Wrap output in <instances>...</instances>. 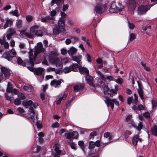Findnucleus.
Instances as JSON below:
<instances>
[{
	"label": "nucleus",
	"mask_w": 157,
	"mask_h": 157,
	"mask_svg": "<svg viewBox=\"0 0 157 157\" xmlns=\"http://www.w3.org/2000/svg\"><path fill=\"white\" fill-rule=\"evenodd\" d=\"M44 49L43 48L42 44L41 42H39L37 44L34 54L33 50L31 49L30 50L28 53L29 63L31 66H33L34 65V62L35 61L37 55L41 52H44Z\"/></svg>",
	"instance_id": "obj_1"
},
{
	"label": "nucleus",
	"mask_w": 157,
	"mask_h": 157,
	"mask_svg": "<svg viewBox=\"0 0 157 157\" xmlns=\"http://www.w3.org/2000/svg\"><path fill=\"white\" fill-rule=\"evenodd\" d=\"M58 54L57 53L52 54L49 58V61L52 64H55L56 67H59L62 70L63 64L67 63L69 59L67 57H64L60 59L58 57Z\"/></svg>",
	"instance_id": "obj_2"
},
{
	"label": "nucleus",
	"mask_w": 157,
	"mask_h": 157,
	"mask_svg": "<svg viewBox=\"0 0 157 157\" xmlns=\"http://www.w3.org/2000/svg\"><path fill=\"white\" fill-rule=\"evenodd\" d=\"M57 24L55 25L53 29V33L56 35L65 31L64 22L62 19H60L59 20Z\"/></svg>",
	"instance_id": "obj_3"
},
{
	"label": "nucleus",
	"mask_w": 157,
	"mask_h": 157,
	"mask_svg": "<svg viewBox=\"0 0 157 157\" xmlns=\"http://www.w3.org/2000/svg\"><path fill=\"white\" fill-rule=\"evenodd\" d=\"M16 54L17 53L14 49L12 48L8 52H6L3 53L2 57L9 61H10L13 57L16 56Z\"/></svg>",
	"instance_id": "obj_4"
},
{
	"label": "nucleus",
	"mask_w": 157,
	"mask_h": 157,
	"mask_svg": "<svg viewBox=\"0 0 157 157\" xmlns=\"http://www.w3.org/2000/svg\"><path fill=\"white\" fill-rule=\"evenodd\" d=\"M104 101L107 106L109 107L110 106L112 109H113L114 104L117 106H119V102L116 99L107 98L106 100H105Z\"/></svg>",
	"instance_id": "obj_5"
},
{
	"label": "nucleus",
	"mask_w": 157,
	"mask_h": 157,
	"mask_svg": "<svg viewBox=\"0 0 157 157\" xmlns=\"http://www.w3.org/2000/svg\"><path fill=\"white\" fill-rule=\"evenodd\" d=\"M150 8L149 5H141L138 7L137 13L140 15H143L150 9Z\"/></svg>",
	"instance_id": "obj_6"
},
{
	"label": "nucleus",
	"mask_w": 157,
	"mask_h": 157,
	"mask_svg": "<svg viewBox=\"0 0 157 157\" xmlns=\"http://www.w3.org/2000/svg\"><path fill=\"white\" fill-rule=\"evenodd\" d=\"M22 104L24 106L27 108H28L29 106H30L32 105H33L35 108H36V107L38 105L37 103H34L31 100H24L22 101Z\"/></svg>",
	"instance_id": "obj_7"
},
{
	"label": "nucleus",
	"mask_w": 157,
	"mask_h": 157,
	"mask_svg": "<svg viewBox=\"0 0 157 157\" xmlns=\"http://www.w3.org/2000/svg\"><path fill=\"white\" fill-rule=\"evenodd\" d=\"M28 68L31 71L34 72L35 74L37 75H41L44 71V69L41 67L33 68L32 67H28Z\"/></svg>",
	"instance_id": "obj_8"
},
{
	"label": "nucleus",
	"mask_w": 157,
	"mask_h": 157,
	"mask_svg": "<svg viewBox=\"0 0 157 157\" xmlns=\"http://www.w3.org/2000/svg\"><path fill=\"white\" fill-rule=\"evenodd\" d=\"M104 94H108L109 96L112 97L113 96L116 92L113 89H109L107 86H105L103 88Z\"/></svg>",
	"instance_id": "obj_9"
},
{
	"label": "nucleus",
	"mask_w": 157,
	"mask_h": 157,
	"mask_svg": "<svg viewBox=\"0 0 157 157\" xmlns=\"http://www.w3.org/2000/svg\"><path fill=\"white\" fill-rule=\"evenodd\" d=\"M1 70L2 73L4 74L5 78H9L11 75V71L9 69L4 67H1Z\"/></svg>",
	"instance_id": "obj_10"
},
{
	"label": "nucleus",
	"mask_w": 157,
	"mask_h": 157,
	"mask_svg": "<svg viewBox=\"0 0 157 157\" xmlns=\"http://www.w3.org/2000/svg\"><path fill=\"white\" fill-rule=\"evenodd\" d=\"M96 73L99 77L105 81L106 79L109 81H114V78L111 76H108L105 78L100 71H97Z\"/></svg>",
	"instance_id": "obj_11"
},
{
	"label": "nucleus",
	"mask_w": 157,
	"mask_h": 157,
	"mask_svg": "<svg viewBox=\"0 0 157 157\" xmlns=\"http://www.w3.org/2000/svg\"><path fill=\"white\" fill-rule=\"evenodd\" d=\"M137 83L138 86V93L140 97V98L143 100L144 99L143 97V87L141 82L139 81H137Z\"/></svg>",
	"instance_id": "obj_12"
},
{
	"label": "nucleus",
	"mask_w": 157,
	"mask_h": 157,
	"mask_svg": "<svg viewBox=\"0 0 157 157\" xmlns=\"http://www.w3.org/2000/svg\"><path fill=\"white\" fill-rule=\"evenodd\" d=\"M16 33L13 28H9L7 31V34L6 35V37L8 40H10L12 35Z\"/></svg>",
	"instance_id": "obj_13"
},
{
	"label": "nucleus",
	"mask_w": 157,
	"mask_h": 157,
	"mask_svg": "<svg viewBox=\"0 0 157 157\" xmlns=\"http://www.w3.org/2000/svg\"><path fill=\"white\" fill-rule=\"evenodd\" d=\"M62 82H63V81L61 79L57 80L54 79L51 81L50 84L52 86H53L55 88L58 87L62 83Z\"/></svg>",
	"instance_id": "obj_14"
},
{
	"label": "nucleus",
	"mask_w": 157,
	"mask_h": 157,
	"mask_svg": "<svg viewBox=\"0 0 157 157\" xmlns=\"http://www.w3.org/2000/svg\"><path fill=\"white\" fill-rule=\"evenodd\" d=\"M114 4L113 3L112 4L111 7L109 10L110 12H111L114 10H116L118 11H121L124 8V6L120 3L118 4V6H116L115 8H113Z\"/></svg>",
	"instance_id": "obj_15"
},
{
	"label": "nucleus",
	"mask_w": 157,
	"mask_h": 157,
	"mask_svg": "<svg viewBox=\"0 0 157 157\" xmlns=\"http://www.w3.org/2000/svg\"><path fill=\"white\" fill-rule=\"evenodd\" d=\"M84 87L83 85L81 83H78L74 86V91L75 92L80 91L83 89Z\"/></svg>",
	"instance_id": "obj_16"
},
{
	"label": "nucleus",
	"mask_w": 157,
	"mask_h": 157,
	"mask_svg": "<svg viewBox=\"0 0 157 157\" xmlns=\"http://www.w3.org/2000/svg\"><path fill=\"white\" fill-rule=\"evenodd\" d=\"M61 69L59 67L58 69H56L54 67H49L47 68L46 71L48 72H51L52 71H54L56 74H59L61 72Z\"/></svg>",
	"instance_id": "obj_17"
},
{
	"label": "nucleus",
	"mask_w": 157,
	"mask_h": 157,
	"mask_svg": "<svg viewBox=\"0 0 157 157\" xmlns=\"http://www.w3.org/2000/svg\"><path fill=\"white\" fill-rule=\"evenodd\" d=\"M136 3L135 1L131 0L129 2L128 8L131 10L133 11L136 7Z\"/></svg>",
	"instance_id": "obj_18"
},
{
	"label": "nucleus",
	"mask_w": 157,
	"mask_h": 157,
	"mask_svg": "<svg viewBox=\"0 0 157 157\" xmlns=\"http://www.w3.org/2000/svg\"><path fill=\"white\" fill-rule=\"evenodd\" d=\"M39 26L38 25H34L33 26H31L30 28V32L33 36L36 35V33L37 30V29L38 28Z\"/></svg>",
	"instance_id": "obj_19"
},
{
	"label": "nucleus",
	"mask_w": 157,
	"mask_h": 157,
	"mask_svg": "<svg viewBox=\"0 0 157 157\" xmlns=\"http://www.w3.org/2000/svg\"><path fill=\"white\" fill-rule=\"evenodd\" d=\"M141 139L139 138V135L134 136L132 137V144L133 145L135 146L137 145L138 141H139L140 142H141Z\"/></svg>",
	"instance_id": "obj_20"
},
{
	"label": "nucleus",
	"mask_w": 157,
	"mask_h": 157,
	"mask_svg": "<svg viewBox=\"0 0 157 157\" xmlns=\"http://www.w3.org/2000/svg\"><path fill=\"white\" fill-rule=\"evenodd\" d=\"M5 36H4L2 39H0V43L1 44H3L4 48L8 49L9 48V44L7 42L5 41Z\"/></svg>",
	"instance_id": "obj_21"
},
{
	"label": "nucleus",
	"mask_w": 157,
	"mask_h": 157,
	"mask_svg": "<svg viewBox=\"0 0 157 157\" xmlns=\"http://www.w3.org/2000/svg\"><path fill=\"white\" fill-rule=\"evenodd\" d=\"M6 22L3 28L4 29H5L9 26L12 25L13 24V21L11 19L7 18L6 19Z\"/></svg>",
	"instance_id": "obj_22"
},
{
	"label": "nucleus",
	"mask_w": 157,
	"mask_h": 157,
	"mask_svg": "<svg viewBox=\"0 0 157 157\" xmlns=\"http://www.w3.org/2000/svg\"><path fill=\"white\" fill-rule=\"evenodd\" d=\"M78 70L80 73L81 74L85 73L86 75H87L89 74L88 70L85 67H82L79 66V67H78Z\"/></svg>",
	"instance_id": "obj_23"
},
{
	"label": "nucleus",
	"mask_w": 157,
	"mask_h": 157,
	"mask_svg": "<svg viewBox=\"0 0 157 157\" xmlns=\"http://www.w3.org/2000/svg\"><path fill=\"white\" fill-rule=\"evenodd\" d=\"M20 34L21 35H24L27 37L29 38H32L33 37V36L30 32V33H29L23 30L21 32Z\"/></svg>",
	"instance_id": "obj_24"
},
{
	"label": "nucleus",
	"mask_w": 157,
	"mask_h": 157,
	"mask_svg": "<svg viewBox=\"0 0 157 157\" xmlns=\"http://www.w3.org/2000/svg\"><path fill=\"white\" fill-rule=\"evenodd\" d=\"M76 49L73 47H71L69 50L67 51V52L70 56H72L75 54L77 52Z\"/></svg>",
	"instance_id": "obj_25"
},
{
	"label": "nucleus",
	"mask_w": 157,
	"mask_h": 157,
	"mask_svg": "<svg viewBox=\"0 0 157 157\" xmlns=\"http://www.w3.org/2000/svg\"><path fill=\"white\" fill-rule=\"evenodd\" d=\"M86 75V78L87 79V81L89 84L94 87V85L93 84V79L92 77L91 76H90L89 75Z\"/></svg>",
	"instance_id": "obj_26"
},
{
	"label": "nucleus",
	"mask_w": 157,
	"mask_h": 157,
	"mask_svg": "<svg viewBox=\"0 0 157 157\" xmlns=\"http://www.w3.org/2000/svg\"><path fill=\"white\" fill-rule=\"evenodd\" d=\"M95 11L99 13H102L103 11V7L100 5H97L95 9Z\"/></svg>",
	"instance_id": "obj_27"
},
{
	"label": "nucleus",
	"mask_w": 157,
	"mask_h": 157,
	"mask_svg": "<svg viewBox=\"0 0 157 157\" xmlns=\"http://www.w3.org/2000/svg\"><path fill=\"white\" fill-rule=\"evenodd\" d=\"M78 67H79V66L77 63H73L70 66V68L71 71L75 72L78 71L77 68L78 69Z\"/></svg>",
	"instance_id": "obj_28"
},
{
	"label": "nucleus",
	"mask_w": 157,
	"mask_h": 157,
	"mask_svg": "<svg viewBox=\"0 0 157 157\" xmlns=\"http://www.w3.org/2000/svg\"><path fill=\"white\" fill-rule=\"evenodd\" d=\"M82 57V56L81 55H79L77 56H73L72 57V59L73 60L76 61L78 63H79L80 62V61H81Z\"/></svg>",
	"instance_id": "obj_29"
},
{
	"label": "nucleus",
	"mask_w": 157,
	"mask_h": 157,
	"mask_svg": "<svg viewBox=\"0 0 157 157\" xmlns=\"http://www.w3.org/2000/svg\"><path fill=\"white\" fill-rule=\"evenodd\" d=\"M53 19V17L48 16L41 18V21L43 22H48L50 20Z\"/></svg>",
	"instance_id": "obj_30"
},
{
	"label": "nucleus",
	"mask_w": 157,
	"mask_h": 157,
	"mask_svg": "<svg viewBox=\"0 0 157 157\" xmlns=\"http://www.w3.org/2000/svg\"><path fill=\"white\" fill-rule=\"evenodd\" d=\"M67 94H64L60 98L58 101H56L57 104H59L61 102L62 100H64L66 99Z\"/></svg>",
	"instance_id": "obj_31"
},
{
	"label": "nucleus",
	"mask_w": 157,
	"mask_h": 157,
	"mask_svg": "<svg viewBox=\"0 0 157 157\" xmlns=\"http://www.w3.org/2000/svg\"><path fill=\"white\" fill-rule=\"evenodd\" d=\"M100 78L98 81V83L97 84L98 85L101 87H103V86L104 84V80H103L101 78Z\"/></svg>",
	"instance_id": "obj_32"
},
{
	"label": "nucleus",
	"mask_w": 157,
	"mask_h": 157,
	"mask_svg": "<svg viewBox=\"0 0 157 157\" xmlns=\"http://www.w3.org/2000/svg\"><path fill=\"white\" fill-rule=\"evenodd\" d=\"M12 91V85L10 84L9 82H8L7 85V87L6 89V92L10 93Z\"/></svg>",
	"instance_id": "obj_33"
},
{
	"label": "nucleus",
	"mask_w": 157,
	"mask_h": 157,
	"mask_svg": "<svg viewBox=\"0 0 157 157\" xmlns=\"http://www.w3.org/2000/svg\"><path fill=\"white\" fill-rule=\"evenodd\" d=\"M22 20H17L16 23V26L18 28H21L22 27Z\"/></svg>",
	"instance_id": "obj_34"
},
{
	"label": "nucleus",
	"mask_w": 157,
	"mask_h": 157,
	"mask_svg": "<svg viewBox=\"0 0 157 157\" xmlns=\"http://www.w3.org/2000/svg\"><path fill=\"white\" fill-rule=\"evenodd\" d=\"M72 138L74 139H77L78 137V134L76 131H74L72 132Z\"/></svg>",
	"instance_id": "obj_35"
},
{
	"label": "nucleus",
	"mask_w": 157,
	"mask_h": 157,
	"mask_svg": "<svg viewBox=\"0 0 157 157\" xmlns=\"http://www.w3.org/2000/svg\"><path fill=\"white\" fill-rule=\"evenodd\" d=\"M55 155H59L61 153V151L59 150V147L56 146L55 148Z\"/></svg>",
	"instance_id": "obj_36"
},
{
	"label": "nucleus",
	"mask_w": 157,
	"mask_h": 157,
	"mask_svg": "<svg viewBox=\"0 0 157 157\" xmlns=\"http://www.w3.org/2000/svg\"><path fill=\"white\" fill-rule=\"evenodd\" d=\"M18 98L19 100H23L25 98V96L24 94L19 93L18 94Z\"/></svg>",
	"instance_id": "obj_37"
},
{
	"label": "nucleus",
	"mask_w": 157,
	"mask_h": 157,
	"mask_svg": "<svg viewBox=\"0 0 157 157\" xmlns=\"http://www.w3.org/2000/svg\"><path fill=\"white\" fill-rule=\"evenodd\" d=\"M5 96L6 100L10 101V102H11V101H13L14 99L13 97L8 96L6 93L5 94Z\"/></svg>",
	"instance_id": "obj_38"
},
{
	"label": "nucleus",
	"mask_w": 157,
	"mask_h": 157,
	"mask_svg": "<svg viewBox=\"0 0 157 157\" xmlns=\"http://www.w3.org/2000/svg\"><path fill=\"white\" fill-rule=\"evenodd\" d=\"M95 146L94 142L92 141L90 142L89 146V148L90 149L94 148Z\"/></svg>",
	"instance_id": "obj_39"
},
{
	"label": "nucleus",
	"mask_w": 157,
	"mask_h": 157,
	"mask_svg": "<svg viewBox=\"0 0 157 157\" xmlns=\"http://www.w3.org/2000/svg\"><path fill=\"white\" fill-rule=\"evenodd\" d=\"M104 137L105 138H107L109 137V139L111 140L112 138V136L110 134V133L109 132H107L104 134Z\"/></svg>",
	"instance_id": "obj_40"
},
{
	"label": "nucleus",
	"mask_w": 157,
	"mask_h": 157,
	"mask_svg": "<svg viewBox=\"0 0 157 157\" xmlns=\"http://www.w3.org/2000/svg\"><path fill=\"white\" fill-rule=\"evenodd\" d=\"M61 2V0H52L51 1L52 5H54L56 3L58 6H59V3Z\"/></svg>",
	"instance_id": "obj_41"
},
{
	"label": "nucleus",
	"mask_w": 157,
	"mask_h": 157,
	"mask_svg": "<svg viewBox=\"0 0 157 157\" xmlns=\"http://www.w3.org/2000/svg\"><path fill=\"white\" fill-rule=\"evenodd\" d=\"M72 71L70 68V66L69 67H65L63 70V71L65 73H69Z\"/></svg>",
	"instance_id": "obj_42"
},
{
	"label": "nucleus",
	"mask_w": 157,
	"mask_h": 157,
	"mask_svg": "<svg viewBox=\"0 0 157 157\" xmlns=\"http://www.w3.org/2000/svg\"><path fill=\"white\" fill-rule=\"evenodd\" d=\"M136 38V36L134 34L132 33L130 34L129 40L130 41H132Z\"/></svg>",
	"instance_id": "obj_43"
},
{
	"label": "nucleus",
	"mask_w": 157,
	"mask_h": 157,
	"mask_svg": "<svg viewBox=\"0 0 157 157\" xmlns=\"http://www.w3.org/2000/svg\"><path fill=\"white\" fill-rule=\"evenodd\" d=\"M26 19L28 22H31L33 20V17L31 15H27L26 17Z\"/></svg>",
	"instance_id": "obj_44"
},
{
	"label": "nucleus",
	"mask_w": 157,
	"mask_h": 157,
	"mask_svg": "<svg viewBox=\"0 0 157 157\" xmlns=\"http://www.w3.org/2000/svg\"><path fill=\"white\" fill-rule=\"evenodd\" d=\"M65 135L66 136L67 138V139H70L72 138V134L71 132H68L67 133H65Z\"/></svg>",
	"instance_id": "obj_45"
},
{
	"label": "nucleus",
	"mask_w": 157,
	"mask_h": 157,
	"mask_svg": "<svg viewBox=\"0 0 157 157\" xmlns=\"http://www.w3.org/2000/svg\"><path fill=\"white\" fill-rule=\"evenodd\" d=\"M96 133L95 132H91L90 135V136L89 137L90 139H93L94 136H96Z\"/></svg>",
	"instance_id": "obj_46"
},
{
	"label": "nucleus",
	"mask_w": 157,
	"mask_h": 157,
	"mask_svg": "<svg viewBox=\"0 0 157 157\" xmlns=\"http://www.w3.org/2000/svg\"><path fill=\"white\" fill-rule=\"evenodd\" d=\"M21 103V101L19 99H16L14 101V104L15 105H20Z\"/></svg>",
	"instance_id": "obj_47"
},
{
	"label": "nucleus",
	"mask_w": 157,
	"mask_h": 157,
	"mask_svg": "<svg viewBox=\"0 0 157 157\" xmlns=\"http://www.w3.org/2000/svg\"><path fill=\"white\" fill-rule=\"evenodd\" d=\"M143 127V124L141 122H140L138 124V125L137 126V128H136V129L138 130V131H140Z\"/></svg>",
	"instance_id": "obj_48"
},
{
	"label": "nucleus",
	"mask_w": 157,
	"mask_h": 157,
	"mask_svg": "<svg viewBox=\"0 0 157 157\" xmlns=\"http://www.w3.org/2000/svg\"><path fill=\"white\" fill-rule=\"evenodd\" d=\"M132 115L130 114L127 116L126 118L127 121L129 123H131L132 122L131 121V119L132 117Z\"/></svg>",
	"instance_id": "obj_49"
},
{
	"label": "nucleus",
	"mask_w": 157,
	"mask_h": 157,
	"mask_svg": "<svg viewBox=\"0 0 157 157\" xmlns=\"http://www.w3.org/2000/svg\"><path fill=\"white\" fill-rule=\"evenodd\" d=\"M71 41L73 44H75V42L78 41L79 39L78 38L75 37H72L71 38Z\"/></svg>",
	"instance_id": "obj_50"
},
{
	"label": "nucleus",
	"mask_w": 157,
	"mask_h": 157,
	"mask_svg": "<svg viewBox=\"0 0 157 157\" xmlns=\"http://www.w3.org/2000/svg\"><path fill=\"white\" fill-rule=\"evenodd\" d=\"M10 13L16 17L18 16V15L17 14V12L16 10H15L14 11H10Z\"/></svg>",
	"instance_id": "obj_51"
},
{
	"label": "nucleus",
	"mask_w": 157,
	"mask_h": 157,
	"mask_svg": "<svg viewBox=\"0 0 157 157\" xmlns=\"http://www.w3.org/2000/svg\"><path fill=\"white\" fill-rule=\"evenodd\" d=\"M114 81H115L116 82L121 84H122L123 82V79L121 78H118L117 80H114Z\"/></svg>",
	"instance_id": "obj_52"
},
{
	"label": "nucleus",
	"mask_w": 157,
	"mask_h": 157,
	"mask_svg": "<svg viewBox=\"0 0 157 157\" xmlns=\"http://www.w3.org/2000/svg\"><path fill=\"white\" fill-rule=\"evenodd\" d=\"M36 35L38 36H42V32L41 31L37 30L36 33Z\"/></svg>",
	"instance_id": "obj_53"
},
{
	"label": "nucleus",
	"mask_w": 157,
	"mask_h": 157,
	"mask_svg": "<svg viewBox=\"0 0 157 157\" xmlns=\"http://www.w3.org/2000/svg\"><path fill=\"white\" fill-rule=\"evenodd\" d=\"M128 25L129 29H133L135 26L134 25L133 23L130 22L128 23Z\"/></svg>",
	"instance_id": "obj_54"
},
{
	"label": "nucleus",
	"mask_w": 157,
	"mask_h": 157,
	"mask_svg": "<svg viewBox=\"0 0 157 157\" xmlns=\"http://www.w3.org/2000/svg\"><path fill=\"white\" fill-rule=\"evenodd\" d=\"M59 125V124L57 122H55L52 124V126L53 128H56L58 127Z\"/></svg>",
	"instance_id": "obj_55"
},
{
	"label": "nucleus",
	"mask_w": 157,
	"mask_h": 157,
	"mask_svg": "<svg viewBox=\"0 0 157 157\" xmlns=\"http://www.w3.org/2000/svg\"><path fill=\"white\" fill-rule=\"evenodd\" d=\"M133 99V97H130L127 99V103L129 105L132 103V101Z\"/></svg>",
	"instance_id": "obj_56"
},
{
	"label": "nucleus",
	"mask_w": 157,
	"mask_h": 157,
	"mask_svg": "<svg viewBox=\"0 0 157 157\" xmlns=\"http://www.w3.org/2000/svg\"><path fill=\"white\" fill-rule=\"evenodd\" d=\"M61 52L62 54L65 55L67 53V51L66 49L64 48H62L61 50Z\"/></svg>",
	"instance_id": "obj_57"
},
{
	"label": "nucleus",
	"mask_w": 157,
	"mask_h": 157,
	"mask_svg": "<svg viewBox=\"0 0 157 157\" xmlns=\"http://www.w3.org/2000/svg\"><path fill=\"white\" fill-rule=\"evenodd\" d=\"M17 62L19 64H21L22 65L24 66L25 65L22 63L23 61L19 57H18L17 59Z\"/></svg>",
	"instance_id": "obj_58"
},
{
	"label": "nucleus",
	"mask_w": 157,
	"mask_h": 157,
	"mask_svg": "<svg viewBox=\"0 0 157 157\" xmlns=\"http://www.w3.org/2000/svg\"><path fill=\"white\" fill-rule=\"evenodd\" d=\"M68 5L66 4L64 5L63 6V11L67 10L68 8Z\"/></svg>",
	"instance_id": "obj_59"
},
{
	"label": "nucleus",
	"mask_w": 157,
	"mask_h": 157,
	"mask_svg": "<svg viewBox=\"0 0 157 157\" xmlns=\"http://www.w3.org/2000/svg\"><path fill=\"white\" fill-rule=\"evenodd\" d=\"M10 46L12 47L14 46L15 45V42L14 40L12 39L10 42Z\"/></svg>",
	"instance_id": "obj_60"
},
{
	"label": "nucleus",
	"mask_w": 157,
	"mask_h": 157,
	"mask_svg": "<svg viewBox=\"0 0 157 157\" xmlns=\"http://www.w3.org/2000/svg\"><path fill=\"white\" fill-rule=\"evenodd\" d=\"M71 42V39H67L65 40V44L67 45L69 44Z\"/></svg>",
	"instance_id": "obj_61"
},
{
	"label": "nucleus",
	"mask_w": 157,
	"mask_h": 157,
	"mask_svg": "<svg viewBox=\"0 0 157 157\" xmlns=\"http://www.w3.org/2000/svg\"><path fill=\"white\" fill-rule=\"evenodd\" d=\"M78 144L82 148L84 147L83 142L82 141H79L78 142Z\"/></svg>",
	"instance_id": "obj_62"
},
{
	"label": "nucleus",
	"mask_w": 157,
	"mask_h": 157,
	"mask_svg": "<svg viewBox=\"0 0 157 157\" xmlns=\"http://www.w3.org/2000/svg\"><path fill=\"white\" fill-rule=\"evenodd\" d=\"M95 146L97 147H99L100 145V142L99 140H97L94 142Z\"/></svg>",
	"instance_id": "obj_63"
},
{
	"label": "nucleus",
	"mask_w": 157,
	"mask_h": 157,
	"mask_svg": "<svg viewBox=\"0 0 157 157\" xmlns=\"http://www.w3.org/2000/svg\"><path fill=\"white\" fill-rule=\"evenodd\" d=\"M152 107L154 108L157 106V102L155 101H152Z\"/></svg>",
	"instance_id": "obj_64"
}]
</instances>
